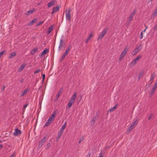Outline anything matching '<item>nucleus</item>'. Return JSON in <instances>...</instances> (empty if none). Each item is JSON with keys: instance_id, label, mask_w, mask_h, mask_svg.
<instances>
[{"instance_id": "f257e3e1", "label": "nucleus", "mask_w": 157, "mask_h": 157, "mask_svg": "<svg viewBox=\"0 0 157 157\" xmlns=\"http://www.w3.org/2000/svg\"><path fill=\"white\" fill-rule=\"evenodd\" d=\"M138 119L137 118L135 119L134 120V121L131 124V125L128 128L126 132L128 134L129 133L131 130L133 129L135 126H136L138 124Z\"/></svg>"}, {"instance_id": "f03ea898", "label": "nucleus", "mask_w": 157, "mask_h": 157, "mask_svg": "<svg viewBox=\"0 0 157 157\" xmlns=\"http://www.w3.org/2000/svg\"><path fill=\"white\" fill-rule=\"evenodd\" d=\"M128 46H126L124 48L123 51L121 54L119 58V60L121 61L124 57L128 50Z\"/></svg>"}, {"instance_id": "7ed1b4c3", "label": "nucleus", "mask_w": 157, "mask_h": 157, "mask_svg": "<svg viewBox=\"0 0 157 157\" xmlns=\"http://www.w3.org/2000/svg\"><path fill=\"white\" fill-rule=\"evenodd\" d=\"M71 10L69 8L68 10H66L65 12L66 19L70 21L71 20V15L70 12Z\"/></svg>"}, {"instance_id": "20e7f679", "label": "nucleus", "mask_w": 157, "mask_h": 157, "mask_svg": "<svg viewBox=\"0 0 157 157\" xmlns=\"http://www.w3.org/2000/svg\"><path fill=\"white\" fill-rule=\"evenodd\" d=\"M72 46L71 45H69L67 46L65 52L63 53V54L62 56L63 58H65V57L68 54V53L69 52Z\"/></svg>"}, {"instance_id": "39448f33", "label": "nucleus", "mask_w": 157, "mask_h": 157, "mask_svg": "<svg viewBox=\"0 0 157 157\" xmlns=\"http://www.w3.org/2000/svg\"><path fill=\"white\" fill-rule=\"evenodd\" d=\"M107 29H105L101 32V34L99 35L97 40H99V39H101L105 34L107 32Z\"/></svg>"}, {"instance_id": "423d86ee", "label": "nucleus", "mask_w": 157, "mask_h": 157, "mask_svg": "<svg viewBox=\"0 0 157 157\" xmlns=\"http://www.w3.org/2000/svg\"><path fill=\"white\" fill-rule=\"evenodd\" d=\"M141 48V44H140V46H138L136 48H135L134 50L132 53V54L133 55L136 54L139 52Z\"/></svg>"}, {"instance_id": "0eeeda50", "label": "nucleus", "mask_w": 157, "mask_h": 157, "mask_svg": "<svg viewBox=\"0 0 157 157\" xmlns=\"http://www.w3.org/2000/svg\"><path fill=\"white\" fill-rule=\"evenodd\" d=\"M56 113V112L55 111H54L53 113L52 116L50 117L49 119L47 120L48 121L50 122L51 123L52 122L54 121L55 118V115Z\"/></svg>"}, {"instance_id": "6e6552de", "label": "nucleus", "mask_w": 157, "mask_h": 157, "mask_svg": "<svg viewBox=\"0 0 157 157\" xmlns=\"http://www.w3.org/2000/svg\"><path fill=\"white\" fill-rule=\"evenodd\" d=\"M157 88V86H156L154 85L153 86L152 89L151 91L150 92L149 94V97L150 98H151L152 96V95L154 94L155 90H156Z\"/></svg>"}, {"instance_id": "1a4fd4ad", "label": "nucleus", "mask_w": 157, "mask_h": 157, "mask_svg": "<svg viewBox=\"0 0 157 157\" xmlns=\"http://www.w3.org/2000/svg\"><path fill=\"white\" fill-rule=\"evenodd\" d=\"M63 91V88H61L59 91L58 94L56 95V98L55 99V101L57 100L60 95L62 94Z\"/></svg>"}, {"instance_id": "9d476101", "label": "nucleus", "mask_w": 157, "mask_h": 157, "mask_svg": "<svg viewBox=\"0 0 157 157\" xmlns=\"http://www.w3.org/2000/svg\"><path fill=\"white\" fill-rule=\"evenodd\" d=\"M46 141V137H44L39 142V146L41 147L44 144Z\"/></svg>"}, {"instance_id": "9b49d317", "label": "nucleus", "mask_w": 157, "mask_h": 157, "mask_svg": "<svg viewBox=\"0 0 157 157\" xmlns=\"http://www.w3.org/2000/svg\"><path fill=\"white\" fill-rule=\"evenodd\" d=\"M57 4V2L55 0H52L48 4V7L50 8L52 6H54Z\"/></svg>"}, {"instance_id": "f8f14e48", "label": "nucleus", "mask_w": 157, "mask_h": 157, "mask_svg": "<svg viewBox=\"0 0 157 157\" xmlns=\"http://www.w3.org/2000/svg\"><path fill=\"white\" fill-rule=\"evenodd\" d=\"M142 56L140 55H139L138 56L137 58L133 60L131 62V64L134 66L136 63V61L137 60H138L140 58H141Z\"/></svg>"}, {"instance_id": "ddd939ff", "label": "nucleus", "mask_w": 157, "mask_h": 157, "mask_svg": "<svg viewBox=\"0 0 157 157\" xmlns=\"http://www.w3.org/2000/svg\"><path fill=\"white\" fill-rule=\"evenodd\" d=\"M21 133V132L20 130L18 128H16L15 129L14 132L13 133V135L14 136H17Z\"/></svg>"}, {"instance_id": "4468645a", "label": "nucleus", "mask_w": 157, "mask_h": 157, "mask_svg": "<svg viewBox=\"0 0 157 157\" xmlns=\"http://www.w3.org/2000/svg\"><path fill=\"white\" fill-rule=\"evenodd\" d=\"M60 6H56L52 8V14H53L59 11V8Z\"/></svg>"}, {"instance_id": "2eb2a0df", "label": "nucleus", "mask_w": 157, "mask_h": 157, "mask_svg": "<svg viewBox=\"0 0 157 157\" xmlns=\"http://www.w3.org/2000/svg\"><path fill=\"white\" fill-rule=\"evenodd\" d=\"M135 14V12H133L130 15V17H128V18L127 21V22H128V23H129V22L132 21V19L133 17L134 16Z\"/></svg>"}, {"instance_id": "dca6fc26", "label": "nucleus", "mask_w": 157, "mask_h": 157, "mask_svg": "<svg viewBox=\"0 0 157 157\" xmlns=\"http://www.w3.org/2000/svg\"><path fill=\"white\" fill-rule=\"evenodd\" d=\"M65 44V43H64L63 41V38L61 39L60 40V42L59 47V50H61L60 48L63 46Z\"/></svg>"}, {"instance_id": "f3484780", "label": "nucleus", "mask_w": 157, "mask_h": 157, "mask_svg": "<svg viewBox=\"0 0 157 157\" xmlns=\"http://www.w3.org/2000/svg\"><path fill=\"white\" fill-rule=\"evenodd\" d=\"M35 11L36 10L35 9H33L31 10H29L26 12L25 13V14L26 15H29L35 12Z\"/></svg>"}, {"instance_id": "a211bd4d", "label": "nucleus", "mask_w": 157, "mask_h": 157, "mask_svg": "<svg viewBox=\"0 0 157 157\" xmlns=\"http://www.w3.org/2000/svg\"><path fill=\"white\" fill-rule=\"evenodd\" d=\"M76 97V93L75 92L74 93V94L70 98V100L75 102V100Z\"/></svg>"}, {"instance_id": "6ab92c4d", "label": "nucleus", "mask_w": 157, "mask_h": 157, "mask_svg": "<svg viewBox=\"0 0 157 157\" xmlns=\"http://www.w3.org/2000/svg\"><path fill=\"white\" fill-rule=\"evenodd\" d=\"M37 21V19L36 18H34L33 19V20L32 21H30V22L29 23V24H28V26H31L32 25H33L34 23H36Z\"/></svg>"}, {"instance_id": "aec40b11", "label": "nucleus", "mask_w": 157, "mask_h": 157, "mask_svg": "<svg viewBox=\"0 0 157 157\" xmlns=\"http://www.w3.org/2000/svg\"><path fill=\"white\" fill-rule=\"evenodd\" d=\"M16 53L15 52H13L12 53H10L9 54V59H12L13 57H15L16 56Z\"/></svg>"}, {"instance_id": "412c9836", "label": "nucleus", "mask_w": 157, "mask_h": 157, "mask_svg": "<svg viewBox=\"0 0 157 157\" xmlns=\"http://www.w3.org/2000/svg\"><path fill=\"white\" fill-rule=\"evenodd\" d=\"M48 52V49H46L43 50V51L42 52L41 55V56L43 57Z\"/></svg>"}, {"instance_id": "4be33fe9", "label": "nucleus", "mask_w": 157, "mask_h": 157, "mask_svg": "<svg viewBox=\"0 0 157 157\" xmlns=\"http://www.w3.org/2000/svg\"><path fill=\"white\" fill-rule=\"evenodd\" d=\"M29 91V89L28 88L25 89L23 92L21 94V96H23L25 94L28 92Z\"/></svg>"}, {"instance_id": "5701e85b", "label": "nucleus", "mask_w": 157, "mask_h": 157, "mask_svg": "<svg viewBox=\"0 0 157 157\" xmlns=\"http://www.w3.org/2000/svg\"><path fill=\"white\" fill-rule=\"evenodd\" d=\"M155 76H156V75H155V73L154 72H153L151 75V76L150 78V81H151V83H152L153 82L154 79V78L155 77Z\"/></svg>"}, {"instance_id": "b1692460", "label": "nucleus", "mask_w": 157, "mask_h": 157, "mask_svg": "<svg viewBox=\"0 0 157 157\" xmlns=\"http://www.w3.org/2000/svg\"><path fill=\"white\" fill-rule=\"evenodd\" d=\"M93 36V33H90L89 36H88V37L87 39L85 41V43H88V42L91 39L92 36Z\"/></svg>"}, {"instance_id": "393cba45", "label": "nucleus", "mask_w": 157, "mask_h": 157, "mask_svg": "<svg viewBox=\"0 0 157 157\" xmlns=\"http://www.w3.org/2000/svg\"><path fill=\"white\" fill-rule=\"evenodd\" d=\"M38 50V48H34L31 51V53L32 55L34 54L35 52H37Z\"/></svg>"}, {"instance_id": "a878e982", "label": "nucleus", "mask_w": 157, "mask_h": 157, "mask_svg": "<svg viewBox=\"0 0 157 157\" xmlns=\"http://www.w3.org/2000/svg\"><path fill=\"white\" fill-rule=\"evenodd\" d=\"M117 104H116L113 107L111 108L108 111L111 112L115 110L117 107Z\"/></svg>"}, {"instance_id": "bb28decb", "label": "nucleus", "mask_w": 157, "mask_h": 157, "mask_svg": "<svg viewBox=\"0 0 157 157\" xmlns=\"http://www.w3.org/2000/svg\"><path fill=\"white\" fill-rule=\"evenodd\" d=\"M66 125V122H65L62 126L61 128L60 129V131H62V132H63L65 128Z\"/></svg>"}, {"instance_id": "cd10ccee", "label": "nucleus", "mask_w": 157, "mask_h": 157, "mask_svg": "<svg viewBox=\"0 0 157 157\" xmlns=\"http://www.w3.org/2000/svg\"><path fill=\"white\" fill-rule=\"evenodd\" d=\"M53 26H50L48 29V34H49L51 33V32L52 31V30L53 29Z\"/></svg>"}, {"instance_id": "c85d7f7f", "label": "nucleus", "mask_w": 157, "mask_h": 157, "mask_svg": "<svg viewBox=\"0 0 157 157\" xmlns=\"http://www.w3.org/2000/svg\"><path fill=\"white\" fill-rule=\"evenodd\" d=\"M75 102L73 101H71L70 100V101L68 102L67 106L68 107L70 108L72 106V104L74 103Z\"/></svg>"}, {"instance_id": "c756f323", "label": "nucleus", "mask_w": 157, "mask_h": 157, "mask_svg": "<svg viewBox=\"0 0 157 157\" xmlns=\"http://www.w3.org/2000/svg\"><path fill=\"white\" fill-rule=\"evenodd\" d=\"M25 65H21L20 66V67L18 69V71H21L23 70L24 68L25 67Z\"/></svg>"}, {"instance_id": "7c9ffc66", "label": "nucleus", "mask_w": 157, "mask_h": 157, "mask_svg": "<svg viewBox=\"0 0 157 157\" xmlns=\"http://www.w3.org/2000/svg\"><path fill=\"white\" fill-rule=\"evenodd\" d=\"M96 118V117H94L93 118V119L91 121H90V125H93L95 123V121L94 120V118Z\"/></svg>"}, {"instance_id": "2f4dec72", "label": "nucleus", "mask_w": 157, "mask_h": 157, "mask_svg": "<svg viewBox=\"0 0 157 157\" xmlns=\"http://www.w3.org/2000/svg\"><path fill=\"white\" fill-rule=\"evenodd\" d=\"M63 133V132H62V131H59L58 133V136H58V139L57 140H58V139L62 135V134Z\"/></svg>"}, {"instance_id": "473e14b6", "label": "nucleus", "mask_w": 157, "mask_h": 157, "mask_svg": "<svg viewBox=\"0 0 157 157\" xmlns=\"http://www.w3.org/2000/svg\"><path fill=\"white\" fill-rule=\"evenodd\" d=\"M157 14V8L156 9L155 11H154V12L152 14V16H153V17H154Z\"/></svg>"}, {"instance_id": "72a5a7b5", "label": "nucleus", "mask_w": 157, "mask_h": 157, "mask_svg": "<svg viewBox=\"0 0 157 157\" xmlns=\"http://www.w3.org/2000/svg\"><path fill=\"white\" fill-rule=\"evenodd\" d=\"M51 124L50 122H49L48 121H47L46 124L44 125V127H45L46 126H48L50 124Z\"/></svg>"}, {"instance_id": "f704fd0d", "label": "nucleus", "mask_w": 157, "mask_h": 157, "mask_svg": "<svg viewBox=\"0 0 157 157\" xmlns=\"http://www.w3.org/2000/svg\"><path fill=\"white\" fill-rule=\"evenodd\" d=\"M5 52V51H2L0 52V58L4 54Z\"/></svg>"}, {"instance_id": "c9c22d12", "label": "nucleus", "mask_w": 157, "mask_h": 157, "mask_svg": "<svg viewBox=\"0 0 157 157\" xmlns=\"http://www.w3.org/2000/svg\"><path fill=\"white\" fill-rule=\"evenodd\" d=\"M44 22V21H41L40 22H39L37 23V26H39L41 24H42Z\"/></svg>"}, {"instance_id": "e433bc0d", "label": "nucleus", "mask_w": 157, "mask_h": 157, "mask_svg": "<svg viewBox=\"0 0 157 157\" xmlns=\"http://www.w3.org/2000/svg\"><path fill=\"white\" fill-rule=\"evenodd\" d=\"M82 99V96L81 95H79L78 98V101L79 102H80Z\"/></svg>"}, {"instance_id": "4c0bfd02", "label": "nucleus", "mask_w": 157, "mask_h": 157, "mask_svg": "<svg viewBox=\"0 0 157 157\" xmlns=\"http://www.w3.org/2000/svg\"><path fill=\"white\" fill-rule=\"evenodd\" d=\"M28 105V103H27L26 104H25L24 105L23 108V110H25L26 108V107Z\"/></svg>"}, {"instance_id": "58836bf2", "label": "nucleus", "mask_w": 157, "mask_h": 157, "mask_svg": "<svg viewBox=\"0 0 157 157\" xmlns=\"http://www.w3.org/2000/svg\"><path fill=\"white\" fill-rule=\"evenodd\" d=\"M40 69H38V70H36V71H35L34 72V74H36V73H38L39 72H40Z\"/></svg>"}, {"instance_id": "ea45409f", "label": "nucleus", "mask_w": 157, "mask_h": 157, "mask_svg": "<svg viewBox=\"0 0 157 157\" xmlns=\"http://www.w3.org/2000/svg\"><path fill=\"white\" fill-rule=\"evenodd\" d=\"M51 145L50 143H48L47 145L46 148H48Z\"/></svg>"}, {"instance_id": "a19ab883", "label": "nucleus", "mask_w": 157, "mask_h": 157, "mask_svg": "<svg viewBox=\"0 0 157 157\" xmlns=\"http://www.w3.org/2000/svg\"><path fill=\"white\" fill-rule=\"evenodd\" d=\"M152 114H151L148 117V120H150L152 117Z\"/></svg>"}, {"instance_id": "79ce46f5", "label": "nucleus", "mask_w": 157, "mask_h": 157, "mask_svg": "<svg viewBox=\"0 0 157 157\" xmlns=\"http://www.w3.org/2000/svg\"><path fill=\"white\" fill-rule=\"evenodd\" d=\"M154 30H155L157 29V24L155 25L154 28Z\"/></svg>"}, {"instance_id": "37998d69", "label": "nucleus", "mask_w": 157, "mask_h": 157, "mask_svg": "<svg viewBox=\"0 0 157 157\" xmlns=\"http://www.w3.org/2000/svg\"><path fill=\"white\" fill-rule=\"evenodd\" d=\"M45 78V75L44 74H42V79L43 80H44Z\"/></svg>"}, {"instance_id": "c03bdc74", "label": "nucleus", "mask_w": 157, "mask_h": 157, "mask_svg": "<svg viewBox=\"0 0 157 157\" xmlns=\"http://www.w3.org/2000/svg\"><path fill=\"white\" fill-rule=\"evenodd\" d=\"M91 155V153L90 152H89L88 153V154L87 155V157H90Z\"/></svg>"}, {"instance_id": "a18cd8bd", "label": "nucleus", "mask_w": 157, "mask_h": 157, "mask_svg": "<svg viewBox=\"0 0 157 157\" xmlns=\"http://www.w3.org/2000/svg\"><path fill=\"white\" fill-rule=\"evenodd\" d=\"M142 33H143V32H142L140 35V39H142L143 38V36Z\"/></svg>"}, {"instance_id": "49530a36", "label": "nucleus", "mask_w": 157, "mask_h": 157, "mask_svg": "<svg viewBox=\"0 0 157 157\" xmlns=\"http://www.w3.org/2000/svg\"><path fill=\"white\" fill-rule=\"evenodd\" d=\"M64 59V58H62V56H61V58L60 59V60H59L60 62H61Z\"/></svg>"}, {"instance_id": "de8ad7c7", "label": "nucleus", "mask_w": 157, "mask_h": 157, "mask_svg": "<svg viewBox=\"0 0 157 157\" xmlns=\"http://www.w3.org/2000/svg\"><path fill=\"white\" fill-rule=\"evenodd\" d=\"M101 154H102V151H101V152L100 153V155L98 156V157H103V155H101Z\"/></svg>"}, {"instance_id": "09e8293b", "label": "nucleus", "mask_w": 157, "mask_h": 157, "mask_svg": "<svg viewBox=\"0 0 157 157\" xmlns=\"http://www.w3.org/2000/svg\"><path fill=\"white\" fill-rule=\"evenodd\" d=\"M142 76V75L141 74H140L138 76L139 78H140Z\"/></svg>"}, {"instance_id": "8fccbe9b", "label": "nucleus", "mask_w": 157, "mask_h": 157, "mask_svg": "<svg viewBox=\"0 0 157 157\" xmlns=\"http://www.w3.org/2000/svg\"><path fill=\"white\" fill-rule=\"evenodd\" d=\"M14 153H13L10 157H15V156L14 157Z\"/></svg>"}, {"instance_id": "3c124183", "label": "nucleus", "mask_w": 157, "mask_h": 157, "mask_svg": "<svg viewBox=\"0 0 157 157\" xmlns=\"http://www.w3.org/2000/svg\"><path fill=\"white\" fill-rule=\"evenodd\" d=\"M3 146L2 144H0V150L2 148Z\"/></svg>"}, {"instance_id": "603ef678", "label": "nucleus", "mask_w": 157, "mask_h": 157, "mask_svg": "<svg viewBox=\"0 0 157 157\" xmlns=\"http://www.w3.org/2000/svg\"><path fill=\"white\" fill-rule=\"evenodd\" d=\"M155 85L157 86V80H156V82L155 83Z\"/></svg>"}, {"instance_id": "864d4df0", "label": "nucleus", "mask_w": 157, "mask_h": 157, "mask_svg": "<svg viewBox=\"0 0 157 157\" xmlns=\"http://www.w3.org/2000/svg\"><path fill=\"white\" fill-rule=\"evenodd\" d=\"M82 141V140L80 139L78 142V143H80Z\"/></svg>"}, {"instance_id": "5fc2aeb1", "label": "nucleus", "mask_w": 157, "mask_h": 157, "mask_svg": "<svg viewBox=\"0 0 157 157\" xmlns=\"http://www.w3.org/2000/svg\"><path fill=\"white\" fill-rule=\"evenodd\" d=\"M4 89H5V86H4L3 87V88L2 90V91L4 90Z\"/></svg>"}, {"instance_id": "6e6d98bb", "label": "nucleus", "mask_w": 157, "mask_h": 157, "mask_svg": "<svg viewBox=\"0 0 157 157\" xmlns=\"http://www.w3.org/2000/svg\"><path fill=\"white\" fill-rule=\"evenodd\" d=\"M153 0H149L148 2H149L150 1L151 2Z\"/></svg>"}, {"instance_id": "4d7b16f0", "label": "nucleus", "mask_w": 157, "mask_h": 157, "mask_svg": "<svg viewBox=\"0 0 157 157\" xmlns=\"http://www.w3.org/2000/svg\"><path fill=\"white\" fill-rule=\"evenodd\" d=\"M147 28V27L146 28V29L144 30V32H145V30H146V29Z\"/></svg>"}, {"instance_id": "13d9d810", "label": "nucleus", "mask_w": 157, "mask_h": 157, "mask_svg": "<svg viewBox=\"0 0 157 157\" xmlns=\"http://www.w3.org/2000/svg\"><path fill=\"white\" fill-rule=\"evenodd\" d=\"M2 142V141L0 140V143Z\"/></svg>"}]
</instances>
